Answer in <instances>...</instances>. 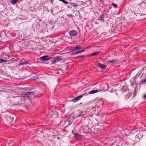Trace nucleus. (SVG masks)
<instances>
[{
    "label": "nucleus",
    "mask_w": 146,
    "mask_h": 146,
    "mask_svg": "<svg viewBox=\"0 0 146 146\" xmlns=\"http://www.w3.org/2000/svg\"><path fill=\"white\" fill-rule=\"evenodd\" d=\"M31 94H33V93H29V92H26L24 93L23 94L21 95L23 99V101H24V100H26L27 99L29 100L31 99V96H29V95Z\"/></svg>",
    "instance_id": "f257e3e1"
},
{
    "label": "nucleus",
    "mask_w": 146,
    "mask_h": 146,
    "mask_svg": "<svg viewBox=\"0 0 146 146\" xmlns=\"http://www.w3.org/2000/svg\"><path fill=\"white\" fill-rule=\"evenodd\" d=\"M48 56H44L40 57V59L43 62H45L49 60L52 58V57L48 58Z\"/></svg>",
    "instance_id": "f03ea898"
},
{
    "label": "nucleus",
    "mask_w": 146,
    "mask_h": 146,
    "mask_svg": "<svg viewBox=\"0 0 146 146\" xmlns=\"http://www.w3.org/2000/svg\"><path fill=\"white\" fill-rule=\"evenodd\" d=\"M83 97V95H81L74 98L72 100V101L74 102H77V101L80 100V99Z\"/></svg>",
    "instance_id": "7ed1b4c3"
},
{
    "label": "nucleus",
    "mask_w": 146,
    "mask_h": 146,
    "mask_svg": "<svg viewBox=\"0 0 146 146\" xmlns=\"http://www.w3.org/2000/svg\"><path fill=\"white\" fill-rule=\"evenodd\" d=\"M77 32L74 30L70 31V35L71 36H76L77 35Z\"/></svg>",
    "instance_id": "20e7f679"
},
{
    "label": "nucleus",
    "mask_w": 146,
    "mask_h": 146,
    "mask_svg": "<svg viewBox=\"0 0 146 146\" xmlns=\"http://www.w3.org/2000/svg\"><path fill=\"white\" fill-rule=\"evenodd\" d=\"M98 66L101 68L105 69L106 68L107 66L106 65L99 63L98 64Z\"/></svg>",
    "instance_id": "39448f33"
},
{
    "label": "nucleus",
    "mask_w": 146,
    "mask_h": 146,
    "mask_svg": "<svg viewBox=\"0 0 146 146\" xmlns=\"http://www.w3.org/2000/svg\"><path fill=\"white\" fill-rule=\"evenodd\" d=\"M100 90H92L89 92V93L90 94H94L98 92H100Z\"/></svg>",
    "instance_id": "423d86ee"
},
{
    "label": "nucleus",
    "mask_w": 146,
    "mask_h": 146,
    "mask_svg": "<svg viewBox=\"0 0 146 146\" xmlns=\"http://www.w3.org/2000/svg\"><path fill=\"white\" fill-rule=\"evenodd\" d=\"M84 50H80V51H78L73 52H72L71 53V55L76 54H78V53H81L82 52H84Z\"/></svg>",
    "instance_id": "0eeeda50"
},
{
    "label": "nucleus",
    "mask_w": 146,
    "mask_h": 146,
    "mask_svg": "<svg viewBox=\"0 0 146 146\" xmlns=\"http://www.w3.org/2000/svg\"><path fill=\"white\" fill-rule=\"evenodd\" d=\"M104 15L103 14H102L100 15V17L98 18V20H100L102 21H104Z\"/></svg>",
    "instance_id": "6e6552de"
},
{
    "label": "nucleus",
    "mask_w": 146,
    "mask_h": 146,
    "mask_svg": "<svg viewBox=\"0 0 146 146\" xmlns=\"http://www.w3.org/2000/svg\"><path fill=\"white\" fill-rule=\"evenodd\" d=\"M82 48V46H76L75 47H74L73 50H71L72 51H73L74 50H78L81 49Z\"/></svg>",
    "instance_id": "1a4fd4ad"
},
{
    "label": "nucleus",
    "mask_w": 146,
    "mask_h": 146,
    "mask_svg": "<svg viewBox=\"0 0 146 146\" xmlns=\"http://www.w3.org/2000/svg\"><path fill=\"white\" fill-rule=\"evenodd\" d=\"M117 60H115L114 59L112 60H110L108 61V62L112 63L115 64L117 62Z\"/></svg>",
    "instance_id": "9d476101"
},
{
    "label": "nucleus",
    "mask_w": 146,
    "mask_h": 146,
    "mask_svg": "<svg viewBox=\"0 0 146 146\" xmlns=\"http://www.w3.org/2000/svg\"><path fill=\"white\" fill-rule=\"evenodd\" d=\"M56 62H59V61L62 60V58L61 57H58L55 58Z\"/></svg>",
    "instance_id": "9b49d317"
},
{
    "label": "nucleus",
    "mask_w": 146,
    "mask_h": 146,
    "mask_svg": "<svg viewBox=\"0 0 146 146\" xmlns=\"http://www.w3.org/2000/svg\"><path fill=\"white\" fill-rule=\"evenodd\" d=\"M17 98L19 100V101H18V102H22V100H23V99L21 95V96L18 97Z\"/></svg>",
    "instance_id": "f8f14e48"
},
{
    "label": "nucleus",
    "mask_w": 146,
    "mask_h": 146,
    "mask_svg": "<svg viewBox=\"0 0 146 146\" xmlns=\"http://www.w3.org/2000/svg\"><path fill=\"white\" fill-rule=\"evenodd\" d=\"M29 62H27V61H25L24 62H21L19 64H18V65L19 66H20L22 65H24L27 64H28Z\"/></svg>",
    "instance_id": "ddd939ff"
},
{
    "label": "nucleus",
    "mask_w": 146,
    "mask_h": 146,
    "mask_svg": "<svg viewBox=\"0 0 146 146\" xmlns=\"http://www.w3.org/2000/svg\"><path fill=\"white\" fill-rule=\"evenodd\" d=\"M7 61V60H3L2 59L0 58V63H2L3 62H6Z\"/></svg>",
    "instance_id": "4468645a"
},
{
    "label": "nucleus",
    "mask_w": 146,
    "mask_h": 146,
    "mask_svg": "<svg viewBox=\"0 0 146 146\" xmlns=\"http://www.w3.org/2000/svg\"><path fill=\"white\" fill-rule=\"evenodd\" d=\"M18 0H12L11 1V3L13 5L15 4L18 1Z\"/></svg>",
    "instance_id": "2eb2a0df"
},
{
    "label": "nucleus",
    "mask_w": 146,
    "mask_h": 146,
    "mask_svg": "<svg viewBox=\"0 0 146 146\" xmlns=\"http://www.w3.org/2000/svg\"><path fill=\"white\" fill-rule=\"evenodd\" d=\"M130 94L129 92H128L127 94H126V99L129 98L130 96Z\"/></svg>",
    "instance_id": "dca6fc26"
},
{
    "label": "nucleus",
    "mask_w": 146,
    "mask_h": 146,
    "mask_svg": "<svg viewBox=\"0 0 146 146\" xmlns=\"http://www.w3.org/2000/svg\"><path fill=\"white\" fill-rule=\"evenodd\" d=\"M99 53V52H95L92 53V56H94L98 55Z\"/></svg>",
    "instance_id": "f3484780"
},
{
    "label": "nucleus",
    "mask_w": 146,
    "mask_h": 146,
    "mask_svg": "<svg viewBox=\"0 0 146 146\" xmlns=\"http://www.w3.org/2000/svg\"><path fill=\"white\" fill-rule=\"evenodd\" d=\"M84 56H83V55L78 56L77 57H76V59H80V58H84Z\"/></svg>",
    "instance_id": "a211bd4d"
},
{
    "label": "nucleus",
    "mask_w": 146,
    "mask_h": 146,
    "mask_svg": "<svg viewBox=\"0 0 146 146\" xmlns=\"http://www.w3.org/2000/svg\"><path fill=\"white\" fill-rule=\"evenodd\" d=\"M145 83H146V77L143 80H142L141 81V83L144 84Z\"/></svg>",
    "instance_id": "6ab92c4d"
},
{
    "label": "nucleus",
    "mask_w": 146,
    "mask_h": 146,
    "mask_svg": "<svg viewBox=\"0 0 146 146\" xmlns=\"http://www.w3.org/2000/svg\"><path fill=\"white\" fill-rule=\"evenodd\" d=\"M60 1H62L64 3L66 4H68V2L67 1H65V0H59Z\"/></svg>",
    "instance_id": "aec40b11"
},
{
    "label": "nucleus",
    "mask_w": 146,
    "mask_h": 146,
    "mask_svg": "<svg viewBox=\"0 0 146 146\" xmlns=\"http://www.w3.org/2000/svg\"><path fill=\"white\" fill-rule=\"evenodd\" d=\"M55 60H55V58H54L53 59H52L51 60V61L52 63L54 64V63H56V62Z\"/></svg>",
    "instance_id": "412c9836"
},
{
    "label": "nucleus",
    "mask_w": 146,
    "mask_h": 146,
    "mask_svg": "<svg viewBox=\"0 0 146 146\" xmlns=\"http://www.w3.org/2000/svg\"><path fill=\"white\" fill-rule=\"evenodd\" d=\"M73 133L75 137H77L79 135L78 133L74 132Z\"/></svg>",
    "instance_id": "4be33fe9"
},
{
    "label": "nucleus",
    "mask_w": 146,
    "mask_h": 146,
    "mask_svg": "<svg viewBox=\"0 0 146 146\" xmlns=\"http://www.w3.org/2000/svg\"><path fill=\"white\" fill-rule=\"evenodd\" d=\"M112 5L115 7L117 8L118 7L117 5L115 3H113Z\"/></svg>",
    "instance_id": "5701e85b"
},
{
    "label": "nucleus",
    "mask_w": 146,
    "mask_h": 146,
    "mask_svg": "<svg viewBox=\"0 0 146 146\" xmlns=\"http://www.w3.org/2000/svg\"><path fill=\"white\" fill-rule=\"evenodd\" d=\"M93 47V46H88V47H87L86 48H84V49H89V48H90L91 47Z\"/></svg>",
    "instance_id": "b1692460"
},
{
    "label": "nucleus",
    "mask_w": 146,
    "mask_h": 146,
    "mask_svg": "<svg viewBox=\"0 0 146 146\" xmlns=\"http://www.w3.org/2000/svg\"><path fill=\"white\" fill-rule=\"evenodd\" d=\"M29 93H33V94H30V95H29V96L30 95H31L32 96H34V92H29Z\"/></svg>",
    "instance_id": "393cba45"
},
{
    "label": "nucleus",
    "mask_w": 146,
    "mask_h": 146,
    "mask_svg": "<svg viewBox=\"0 0 146 146\" xmlns=\"http://www.w3.org/2000/svg\"><path fill=\"white\" fill-rule=\"evenodd\" d=\"M8 117L11 119H13L14 118L13 117H11V116H8Z\"/></svg>",
    "instance_id": "a878e982"
},
{
    "label": "nucleus",
    "mask_w": 146,
    "mask_h": 146,
    "mask_svg": "<svg viewBox=\"0 0 146 146\" xmlns=\"http://www.w3.org/2000/svg\"><path fill=\"white\" fill-rule=\"evenodd\" d=\"M72 4H73V6L74 7H76L77 6V5H76V4L75 3H73Z\"/></svg>",
    "instance_id": "bb28decb"
},
{
    "label": "nucleus",
    "mask_w": 146,
    "mask_h": 146,
    "mask_svg": "<svg viewBox=\"0 0 146 146\" xmlns=\"http://www.w3.org/2000/svg\"><path fill=\"white\" fill-rule=\"evenodd\" d=\"M143 98L144 99H146V94L144 95L143 96Z\"/></svg>",
    "instance_id": "cd10ccee"
},
{
    "label": "nucleus",
    "mask_w": 146,
    "mask_h": 146,
    "mask_svg": "<svg viewBox=\"0 0 146 146\" xmlns=\"http://www.w3.org/2000/svg\"><path fill=\"white\" fill-rule=\"evenodd\" d=\"M51 13L53 15H54L55 14V13H53V10H51Z\"/></svg>",
    "instance_id": "c85d7f7f"
},
{
    "label": "nucleus",
    "mask_w": 146,
    "mask_h": 146,
    "mask_svg": "<svg viewBox=\"0 0 146 146\" xmlns=\"http://www.w3.org/2000/svg\"><path fill=\"white\" fill-rule=\"evenodd\" d=\"M72 122H72V121L71 122V123L70 122V123H69V124H69V125H71V124L72 123Z\"/></svg>",
    "instance_id": "c756f323"
},
{
    "label": "nucleus",
    "mask_w": 146,
    "mask_h": 146,
    "mask_svg": "<svg viewBox=\"0 0 146 146\" xmlns=\"http://www.w3.org/2000/svg\"><path fill=\"white\" fill-rule=\"evenodd\" d=\"M87 112L86 111H84V113H83V114H86V113Z\"/></svg>",
    "instance_id": "7c9ffc66"
},
{
    "label": "nucleus",
    "mask_w": 146,
    "mask_h": 146,
    "mask_svg": "<svg viewBox=\"0 0 146 146\" xmlns=\"http://www.w3.org/2000/svg\"><path fill=\"white\" fill-rule=\"evenodd\" d=\"M30 96H31V97H32V96H31V95H30Z\"/></svg>",
    "instance_id": "2f4dec72"
},
{
    "label": "nucleus",
    "mask_w": 146,
    "mask_h": 146,
    "mask_svg": "<svg viewBox=\"0 0 146 146\" xmlns=\"http://www.w3.org/2000/svg\"><path fill=\"white\" fill-rule=\"evenodd\" d=\"M123 90V89H121V91H122Z\"/></svg>",
    "instance_id": "473e14b6"
},
{
    "label": "nucleus",
    "mask_w": 146,
    "mask_h": 146,
    "mask_svg": "<svg viewBox=\"0 0 146 146\" xmlns=\"http://www.w3.org/2000/svg\"><path fill=\"white\" fill-rule=\"evenodd\" d=\"M51 2H52H52H53V1H52V0H51Z\"/></svg>",
    "instance_id": "72a5a7b5"
},
{
    "label": "nucleus",
    "mask_w": 146,
    "mask_h": 146,
    "mask_svg": "<svg viewBox=\"0 0 146 146\" xmlns=\"http://www.w3.org/2000/svg\"><path fill=\"white\" fill-rule=\"evenodd\" d=\"M59 73V72H58L57 73V74H58Z\"/></svg>",
    "instance_id": "f704fd0d"
},
{
    "label": "nucleus",
    "mask_w": 146,
    "mask_h": 146,
    "mask_svg": "<svg viewBox=\"0 0 146 146\" xmlns=\"http://www.w3.org/2000/svg\"><path fill=\"white\" fill-rule=\"evenodd\" d=\"M1 33H0V37H1Z\"/></svg>",
    "instance_id": "c9c22d12"
}]
</instances>
